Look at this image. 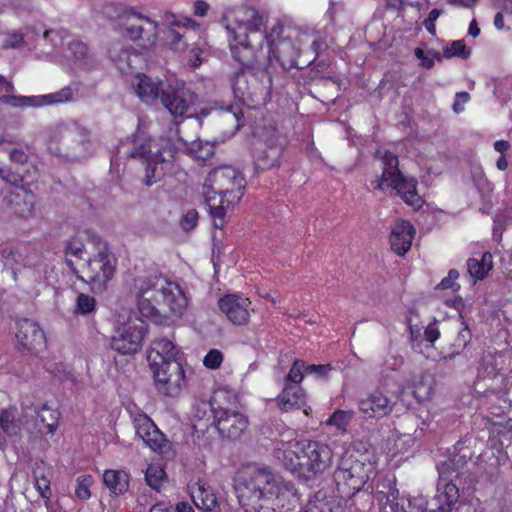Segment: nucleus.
I'll use <instances>...</instances> for the list:
<instances>
[{"instance_id": "obj_1", "label": "nucleus", "mask_w": 512, "mask_h": 512, "mask_svg": "<svg viewBox=\"0 0 512 512\" xmlns=\"http://www.w3.org/2000/svg\"><path fill=\"white\" fill-rule=\"evenodd\" d=\"M221 23L232 37V57L240 64L232 84L234 92L240 91L244 94L240 83L246 73L258 79L263 88L270 91L276 68L271 55H267L263 49L265 41L260 40V33L266 31L263 16L257 9L241 5L226 9Z\"/></svg>"}, {"instance_id": "obj_2", "label": "nucleus", "mask_w": 512, "mask_h": 512, "mask_svg": "<svg viewBox=\"0 0 512 512\" xmlns=\"http://www.w3.org/2000/svg\"><path fill=\"white\" fill-rule=\"evenodd\" d=\"M244 512H300L301 504L293 482L285 480L269 466L253 467L235 484Z\"/></svg>"}, {"instance_id": "obj_3", "label": "nucleus", "mask_w": 512, "mask_h": 512, "mask_svg": "<svg viewBox=\"0 0 512 512\" xmlns=\"http://www.w3.org/2000/svg\"><path fill=\"white\" fill-rule=\"evenodd\" d=\"M273 456L286 471L305 482L321 478L334 461L332 448L312 439H280L276 442Z\"/></svg>"}, {"instance_id": "obj_4", "label": "nucleus", "mask_w": 512, "mask_h": 512, "mask_svg": "<svg viewBox=\"0 0 512 512\" xmlns=\"http://www.w3.org/2000/svg\"><path fill=\"white\" fill-rule=\"evenodd\" d=\"M245 188V177L234 165H221L208 174L203 197L215 228H223L227 210L240 202Z\"/></svg>"}, {"instance_id": "obj_5", "label": "nucleus", "mask_w": 512, "mask_h": 512, "mask_svg": "<svg viewBox=\"0 0 512 512\" xmlns=\"http://www.w3.org/2000/svg\"><path fill=\"white\" fill-rule=\"evenodd\" d=\"M117 30L144 50H151L156 46L160 31L155 20L128 6L123 7L118 14Z\"/></svg>"}, {"instance_id": "obj_6", "label": "nucleus", "mask_w": 512, "mask_h": 512, "mask_svg": "<svg viewBox=\"0 0 512 512\" xmlns=\"http://www.w3.org/2000/svg\"><path fill=\"white\" fill-rule=\"evenodd\" d=\"M397 164L384 162L381 175L370 181L371 187L396 195L407 205L421 207L423 200L417 190L416 178L402 173Z\"/></svg>"}, {"instance_id": "obj_7", "label": "nucleus", "mask_w": 512, "mask_h": 512, "mask_svg": "<svg viewBox=\"0 0 512 512\" xmlns=\"http://www.w3.org/2000/svg\"><path fill=\"white\" fill-rule=\"evenodd\" d=\"M372 465L354 455L344 454L334 471V482L342 497H352L361 491L369 479Z\"/></svg>"}, {"instance_id": "obj_8", "label": "nucleus", "mask_w": 512, "mask_h": 512, "mask_svg": "<svg viewBox=\"0 0 512 512\" xmlns=\"http://www.w3.org/2000/svg\"><path fill=\"white\" fill-rule=\"evenodd\" d=\"M117 259L106 245L99 248L97 254L91 257L84 269L85 277H79L86 282L94 293H103L116 272Z\"/></svg>"}, {"instance_id": "obj_9", "label": "nucleus", "mask_w": 512, "mask_h": 512, "mask_svg": "<svg viewBox=\"0 0 512 512\" xmlns=\"http://www.w3.org/2000/svg\"><path fill=\"white\" fill-rule=\"evenodd\" d=\"M283 31L281 25L275 26L268 34L260 33V40L266 41V54L271 55L272 62L276 68L275 73L280 69L282 72L289 71L292 68H299L297 58L299 49L289 38H280Z\"/></svg>"}, {"instance_id": "obj_10", "label": "nucleus", "mask_w": 512, "mask_h": 512, "mask_svg": "<svg viewBox=\"0 0 512 512\" xmlns=\"http://www.w3.org/2000/svg\"><path fill=\"white\" fill-rule=\"evenodd\" d=\"M147 325L144 320L129 317L115 327L111 338V347L120 354H134L142 347Z\"/></svg>"}, {"instance_id": "obj_11", "label": "nucleus", "mask_w": 512, "mask_h": 512, "mask_svg": "<svg viewBox=\"0 0 512 512\" xmlns=\"http://www.w3.org/2000/svg\"><path fill=\"white\" fill-rule=\"evenodd\" d=\"M454 465L455 459H452L437 466L439 481L435 495L430 498V512H452L458 502L459 489L452 481H448L451 471L457 472Z\"/></svg>"}, {"instance_id": "obj_12", "label": "nucleus", "mask_w": 512, "mask_h": 512, "mask_svg": "<svg viewBox=\"0 0 512 512\" xmlns=\"http://www.w3.org/2000/svg\"><path fill=\"white\" fill-rule=\"evenodd\" d=\"M154 275H140L134 279L133 293L142 318L157 321L161 316V301L157 293Z\"/></svg>"}, {"instance_id": "obj_13", "label": "nucleus", "mask_w": 512, "mask_h": 512, "mask_svg": "<svg viewBox=\"0 0 512 512\" xmlns=\"http://www.w3.org/2000/svg\"><path fill=\"white\" fill-rule=\"evenodd\" d=\"M156 390L167 397H177L187 386L185 370L181 362H167L151 367Z\"/></svg>"}, {"instance_id": "obj_14", "label": "nucleus", "mask_w": 512, "mask_h": 512, "mask_svg": "<svg viewBox=\"0 0 512 512\" xmlns=\"http://www.w3.org/2000/svg\"><path fill=\"white\" fill-rule=\"evenodd\" d=\"M119 158H139L141 160H165L161 148L146 132L137 129L131 138L122 141L117 148Z\"/></svg>"}, {"instance_id": "obj_15", "label": "nucleus", "mask_w": 512, "mask_h": 512, "mask_svg": "<svg viewBox=\"0 0 512 512\" xmlns=\"http://www.w3.org/2000/svg\"><path fill=\"white\" fill-rule=\"evenodd\" d=\"M196 95L183 83L167 85L161 90L160 102L174 117H183L195 102Z\"/></svg>"}, {"instance_id": "obj_16", "label": "nucleus", "mask_w": 512, "mask_h": 512, "mask_svg": "<svg viewBox=\"0 0 512 512\" xmlns=\"http://www.w3.org/2000/svg\"><path fill=\"white\" fill-rule=\"evenodd\" d=\"M72 100L73 90L70 86H66L57 92L40 96L2 95L0 97V102L12 107H42L70 102Z\"/></svg>"}, {"instance_id": "obj_17", "label": "nucleus", "mask_w": 512, "mask_h": 512, "mask_svg": "<svg viewBox=\"0 0 512 512\" xmlns=\"http://www.w3.org/2000/svg\"><path fill=\"white\" fill-rule=\"evenodd\" d=\"M16 338L22 350L38 354L46 348V336L37 322L24 318L17 322Z\"/></svg>"}, {"instance_id": "obj_18", "label": "nucleus", "mask_w": 512, "mask_h": 512, "mask_svg": "<svg viewBox=\"0 0 512 512\" xmlns=\"http://www.w3.org/2000/svg\"><path fill=\"white\" fill-rule=\"evenodd\" d=\"M134 427L136 435L147 447L159 454L168 455L170 443L149 417L146 415L136 417Z\"/></svg>"}, {"instance_id": "obj_19", "label": "nucleus", "mask_w": 512, "mask_h": 512, "mask_svg": "<svg viewBox=\"0 0 512 512\" xmlns=\"http://www.w3.org/2000/svg\"><path fill=\"white\" fill-rule=\"evenodd\" d=\"M161 307L166 306L174 315H182L187 307V298L178 284L154 275Z\"/></svg>"}, {"instance_id": "obj_20", "label": "nucleus", "mask_w": 512, "mask_h": 512, "mask_svg": "<svg viewBox=\"0 0 512 512\" xmlns=\"http://www.w3.org/2000/svg\"><path fill=\"white\" fill-rule=\"evenodd\" d=\"M248 426V419L238 411L220 409L214 419L212 432L229 439H238Z\"/></svg>"}, {"instance_id": "obj_21", "label": "nucleus", "mask_w": 512, "mask_h": 512, "mask_svg": "<svg viewBox=\"0 0 512 512\" xmlns=\"http://www.w3.org/2000/svg\"><path fill=\"white\" fill-rule=\"evenodd\" d=\"M251 301L238 294H227L218 301L220 311L236 326L249 322Z\"/></svg>"}, {"instance_id": "obj_22", "label": "nucleus", "mask_w": 512, "mask_h": 512, "mask_svg": "<svg viewBox=\"0 0 512 512\" xmlns=\"http://www.w3.org/2000/svg\"><path fill=\"white\" fill-rule=\"evenodd\" d=\"M395 403L382 391L374 390L358 402L365 419H381L391 414Z\"/></svg>"}, {"instance_id": "obj_23", "label": "nucleus", "mask_w": 512, "mask_h": 512, "mask_svg": "<svg viewBox=\"0 0 512 512\" xmlns=\"http://www.w3.org/2000/svg\"><path fill=\"white\" fill-rule=\"evenodd\" d=\"M219 410H216L210 400L204 398H195L192 411L191 421L196 437L199 439L206 432L212 431L214 427V419Z\"/></svg>"}, {"instance_id": "obj_24", "label": "nucleus", "mask_w": 512, "mask_h": 512, "mask_svg": "<svg viewBox=\"0 0 512 512\" xmlns=\"http://www.w3.org/2000/svg\"><path fill=\"white\" fill-rule=\"evenodd\" d=\"M147 360L150 368L167 362H181L180 348L168 337L155 338L149 346Z\"/></svg>"}, {"instance_id": "obj_25", "label": "nucleus", "mask_w": 512, "mask_h": 512, "mask_svg": "<svg viewBox=\"0 0 512 512\" xmlns=\"http://www.w3.org/2000/svg\"><path fill=\"white\" fill-rule=\"evenodd\" d=\"M414 235L415 229L410 222L405 220L397 221L390 233L392 251L398 256L405 255L411 248Z\"/></svg>"}, {"instance_id": "obj_26", "label": "nucleus", "mask_w": 512, "mask_h": 512, "mask_svg": "<svg viewBox=\"0 0 512 512\" xmlns=\"http://www.w3.org/2000/svg\"><path fill=\"white\" fill-rule=\"evenodd\" d=\"M133 86L139 98L150 105L160 100L161 90L165 89L161 81H156L145 74H137Z\"/></svg>"}, {"instance_id": "obj_27", "label": "nucleus", "mask_w": 512, "mask_h": 512, "mask_svg": "<svg viewBox=\"0 0 512 512\" xmlns=\"http://www.w3.org/2000/svg\"><path fill=\"white\" fill-rule=\"evenodd\" d=\"M277 403L284 412L301 409L306 405V395L300 385L284 383L283 390L277 396Z\"/></svg>"}, {"instance_id": "obj_28", "label": "nucleus", "mask_w": 512, "mask_h": 512, "mask_svg": "<svg viewBox=\"0 0 512 512\" xmlns=\"http://www.w3.org/2000/svg\"><path fill=\"white\" fill-rule=\"evenodd\" d=\"M232 109V105L224 108L217 103L207 104L200 108L199 112L196 114V118L202 119L213 114L217 120L232 125L233 130L230 132V136H233L240 128V118Z\"/></svg>"}, {"instance_id": "obj_29", "label": "nucleus", "mask_w": 512, "mask_h": 512, "mask_svg": "<svg viewBox=\"0 0 512 512\" xmlns=\"http://www.w3.org/2000/svg\"><path fill=\"white\" fill-rule=\"evenodd\" d=\"M13 212L21 217L30 215L35 204V195L23 188H16L6 197Z\"/></svg>"}, {"instance_id": "obj_30", "label": "nucleus", "mask_w": 512, "mask_h": 512, "mask_svg": "<svg viewBox=\"0 0 512 512\" xmlns=\"http://www.w3.org/2000/svg\"><path fill=\"white\" fill-rule=\"evenodd\" d=\"M65 57L80 67H88L93 63V56L90 54L87 44L79 39H72L68 42Z\"/></svg>"}, {"instance_id": "obj_31", "label": "nucleus", "mask_w": 512, "mask_h": 512, "mask_svg": "<svg viewBox=\"0 0 512 512\" xmlns=\"http://www.w3.org/2000/svg\"><path fill=\"white\" fill-rule=\"evenodd\" d=\"M377 499L384 512H408L407 498L400 497L399 491L394 487H390L387 492L378 491Z\"/></svg>"}, {"instance_id": "obj_32", "label": "nucleus", "mask_w": 512, "mask_h": 512, "mask_svg": "<svg viewBox=\"0 0 512 512\" xmlns=\"http://www.w3.org/2000/svg\"><path fill=\"white\" fill-rule=\"evenodd\" d=\"M23 423L22 413L16 407H8L0 412V428L8 436L18 435Z\"/></svg>"}, {"instance_id": "obj_33", "label": "nucleus", "mask_w": 512, "mask_h": 512, "mask_svg": "<svg viewBox=\"0 0 512 512\" xmlns=\"http://www.w3.org/2000/svg\"><path fill=\"white\" fill-rule=\"evenodd\" d=\"M35 465L36 467L33 471L34 487L39 492L40 496L45 499V505L49 509L51 497L50 469L45 467L42 461Z\"/></svg>"}, {"instance_id": "obj_34", "label": "nucleus", "mask_w": 512, "mask_h": 512, "mask_svg": "<svg viewBox=\"0 0 512 512\" xmlns=\"http://www.w3.org/2000/svg\"><path fill=\"white\" fill-rule=\"evenodd\" d=\"M35 425L41 433L53 434L58 426V414L56 411L43 405L40 409L34 410Z\"/></svg>"}, {"instance_id": "obj_35", "label": "nucleus", "mask_w": 512, "mask_h": 512, "mask_svg": "<svg viewBox=\"0 0 512 512\" xmlns=\"http://www.w3.org/2000/svg\"><path fill=\"white\" fill-rule=\"evenodd\" d=\"M192 499L194 504L206 512L212 511L216 506L217 498L210 487L198 484L192 491Z\"/></svg>"}, {"instance_id": "obj_36", "label": "nucleus", "mask_w": 512, "mask_h": 512, "mask_svg": "<svg viewBox=\"0 0 512 512\" xmlns=\"http://www.w3.org/2000/svg\"><path fill=\"white\" fill-rule=\"evenodd\" d=\"M492 269V255L485 252L480 259L471 258L467 261V270L470 276L475 280H482Z\"/></svg>"}, {"instance_id": "obj_37", "label": "nucleus", "mask_w": 512, "mask_h": 512, "mask_svg": "<svg viewBox=\"0 0 512 512\" xmlns=\"http://www.w3.org/2000/svg\"><path fill=\"white\" fill-rule=\"evenodd\" d=\"M108 57L114 62L121 71L131 67L130 64V47H125L119 41H115L109 44L107 48Z\"/></svg>"}, {"instance_id": "obj_38", "label": "nucleus", "mask_w": 512, "mask_h": 512, "mask_svg": "<svg viewBox=\"0 0 512 512\" xmlns=\"http://www.w3.org/2000/svg\"><path fill=\"white\" fill-rule=\"evenodd\" d=\"M105 485L115 494H121L128 489V475L124 471L106 470L103 475Z\"/></svg>"}, {"instance_id": "obj_39", "label": "nucleus", "mask_w": 512, "mask_h": 512, "mask_svg": "<svg viewBox=\"0 0 512 512\" xmlns=\"http://www.w3.org/2000/svg\"><path fill=\"white\" fill-rule=\"evenodd\" d=\"M167 475L162 465L151 463L145 471V481L149 487L160 491L162 485L166 482Z\"/></svg>"}, {"instance_id": "obj_40", "label": "nucleus", "mask_w": 512, "mask_h": 512, "mask_svg": "<svg viewBox=\"0 0 512 512\" xmlns=\"http://www.w3.org/2000/svg\"><path fill=\"white\" fill-rule=\"evenodd\" d=\"M25 162H12L8 167L0 168V178L12 185H18L25 178Z\"/></svg>"}, {"instance_id": "obj_41", "label": "nucleus", "mask_w": 512, "mask_h": 512, "mask_svg": "<svg viewBox=\"0 0 512 512\" xmlns=\"http://www.w3.org/2000/svg\"><path fill=\"white\" fill-rule=\"evenodd\" d=\"M353 410H336L325 422L328 426H334L341 432H347L348 427L354 418Z\"/></svg>"}, {"instance_id": "obj_42", "label": "nucleus", "mask_w": 512, "mask_h": 512, "mask_svg": "<svg viewBox=\"0 0 512 512\" xmlns=\"http://www.w3.org/2000/svg\"><path fill=\"white\" fill-rule=\"evenodd\" d=\"M498 363L496 353L486 351L482 354L480 365L478 368V377L488 378L497 374Z\"/></svg>"}, {"instance_id": "obj_43", "label": "nucleus", "mask_w": 512, "mask_h": 512, "mask_svg": "<svg viewBox=\"0 0 512 512\" xmlns=\"http://www.w3.org/2000/svg\"><path fill=\"white\" fill-rule=\"evenodd\" d=\"M163 33V45L175 50L183 51L187 47L186 42L183 39V35L173 28H167L162 30Z\"/></svg>"}, {"instance_id": "obj_44", "label": "nucleus", "mask_w": 512, "mask_h": 512, "mask_svg": "<svg viewBox=\"0 0 512 512\" xmlns=\"http://www.w3.org/2000/svg\"><path fill=\"white\" fill-rule=\"evenodd\" d=\"M307 374V363L303 360L297 359L293 362L288 375L285 378V383L299 385Z\"/></svg>"}, {"instance_id": "obj_45", "label": "nucleus", "mask_w": 512, "mask_h": 512, "mask_svg": "<svg viewBox=\"0 0 512 512\" xmlns=\"http://www.w3.org/2000/svg\"><path fill=\"white\" fill-rule=\"evenodd\" d=\"M443 56L445 58L459 57L462 59H468L470 56V50L467 49L464 40H455L443 49Z\"/></svg>"}, {"instance_id": "obj_46", "label": "nucleus", "mask_w": 512, "mask_h": 512, "mask_svg": "<svg viewBox=\"0 0 512 512\" xmlns=\"http://www.w3.org/2000/svg\"><path fill=\"white\" fill-rule=\"evenodd\" d=\"M96 310V300L93 296L80 293L76 298L75 313L89 315Z\"/></svg>"}, {"instance_id": "obj_47", "label": "nucleus", "mask_w": 512, "mask_h": 512, "mask_svg": "<svg viewBox=\"0 0 512 512\" xmlns=\"http://www.w3.org/2000/svg\"><path fill=\"white\" fill-rule=\"evenodd\" d=\"M470 340H471V332L468 329V327L465 326L458 332V335L452 344V346L455 348L454 352H452L451 354H449L447 356H444V359L451 360L456 355L460 354V352L468 345Z\"/></svg>"}, {"instance_id": "obj_48", "label": "nucleus", "mask_w": 512, "mask_h": 512, "mask_svg": "<svg viewBox=\"0 0 512 512\" xmlns=\"http://www.w3.org/2000/svg\"><path fill=\"white\" fill-rule=\"evenodd\" d=\"M145 167L144 182L147 186L156 183L162 176V169L158 167L160 162H142Z\"/></svg>"}, {"instance_id": "obj_49", "label": "nucleus", "mask_w": 512, "mask_h": 512, "mask_svg": "<svg viewBox=\"0 0 512 512\" xmlns=\"http://www.w3.org/2000/svg\"><path fill=\"white\" fill-rule=\"evenodd\" d=\"M413 394L420 401L427 400L432 395L431 380L427 376H422L420 383L415 385Z\"/></svg>"}, {"instance_id": "obj_50", "label": "nucleus", "mask_w": 512, "mask_h": 512, "mask_svg": "<svg viewBox=\"0 0 512 512\" xmlns=\"http://www.w3.org/2000/svg\"><path fill=\"white\" fill-rule=\"evenodd\" d=\"M429 505L430 499H426L423 495L407 498L408 512H430Z\"/></svg>"}, {"instance_id": "obj_51", "label": "nucleus", "mask_w": 512, "mask_h": 512, "mask_svg": "<svg viewBox=\"0 0 512 512\" xmlns=\"http://www.w3.org/2000/svg\"><path fill=\"white\" fill-rule=\"evenodd\" d=\"M223 362V354L218 349H211L203 359V364L209 369H217Z\"/></svg>"}, {"instance_id": "obj_52", "label": "nucleus", "mask_w": 512, "mask_h": 512, "mask_svg": "<svg viewBox=\"0 0 512 512\" xmlns=\"http://www.w3.org/2000/svg\"><path fill=\"white\" fill-rule=\"evenodd\" d=\"M91 476H82L77 479V487L75 493L78 498L87 500L90 498L89 486L91 484Z\"/></svg>"}, {"instance_id": "obj_53", "label": "nucleus", "mask_w": 512, "mask_h": 512, "mask_svg": "<svg viewBox=\"0 0 512 512\" xmlns=\"http://www.w3.org/2000/svg\"><path fill=\"white\" fill-rule=\"evenodd\" d=\"M459 278V272L456 269H451L448 276L441 280L439 287L441 289H451L456 292L460 289V284L457 282Z\"/></svg>"}, {"instance_id": "obj_54", "label": "nucleus", "mask_w": 512, "mask_h": 512, "mask_svg": "<svg viewBox=\"0 0 512 512\" xmlns=\"http://www.w3.org/2000/svg\"><path fill=\"white\" fill-rule=\"evenodd\" d=\"M332 370L329 364H307V375H312L316 379H326Z\"/></svg>"}, {"instance_id": "obj_55", "label": "nucleus", "mask_w": 512, "mask_h": 512, "mask_svg": "<svg viewBox=\"0 0 512 512\" xmlns=\"http://www.w3.org/2000/svg\"><path fill=\"white\" fill-rule=\"evenodd\" d=\"M439 337H440V330L438 327V323L436 321L429 323L428 326L424 330V338H425V341L427 342L426 347L427 348L432 347L433 344L435 343V341L437 339H439Z\"/></svg>"}, {"instance_id": "obj_56", "label": "nucleus", "mask_w": 512, "mask_h": 512, "mask_svg": "<svg viewBox=\"0 0 512 512\" xmlns=\"http://www.w3.org/2000/svg\"><path fill=\"white\" fill-rule=\"evenodd\" d=\"M310 65H313L311 71H310V77L311 79H322L324 76L329 72L328 68L330 66V63L327 61H319L318 63H315V60L310 63Z\"/></svg>"}, {"instance_id": "obj_57", "label": "nucleus", "mask_w": 512, "mask_h": 512, "mask_svg": "<svg viewBox=\"0 0 512 512\" xmlns=\"http://www.w3.org/2000/svg\"><path fill=\"white\" fill-rule=\"evenodd\" d=\"M25 44L24 42V35L20 32L14 31L11 33H8L5 41H4V47L5 48H21Z\"/></svg>"}, {"instance_id": "obj_58", "label": "nucleus", "mask_w": 512, "mask_h": 512, "mask_svg": "<svg viewBox=\"0 0 512 512\" xmlns=\"http://www.w3.org/2000/svg\"><path fill=\"white\" fill-rule=\"evenodd\" d=\"M198 221V212L195 209L187 211L181 219V226L185 231L192 230Z\"/></svg>"}, {"instance_id": "obj_59", "label": "nucleus", "mask_w": 512, "mask_h": 512, "mask_svg": "<svg viewBox=\"0 0 512 512\" xmlns=\"http://www.w3.org/2000/svg\"><path fill=\"white\" fill-rule=\"evenodd\" d=\"M409 331L412 349L416 352L424 354V351L422 349L420 329L417 327H413L412 325H409Z\"/></svg>"}, {"instance_id": "obj_60", "label": "nucleus", "mask_w": 512, "mask_h": 512, "mask_svg": "<svg viewBox=\"0 0 512 512\" xmlns=\"http://www.w3.org/2000/svg\"><path fill=\"white\" fill-rule=\"evenodd\" d=\"M470 99V95L468 92L462 91L457 92L455 95V100L452 106V109L455 113H460L464 110V104L467 103Z\"/></svg>"}, {"instance_id": "obj_61", "label": "nucleus", "mask_w": 512, "mask_h": 512, "mask_svg": "<svg viewBox=\"0 0 512 512\" xmlns=\"http://www.w3.org/2000/svg\"><path fill=\"white\" fill-rule=\"evenodd\" d=\"M214 145L206 143L199 147V150L196 152L194 158L195 160H209L214 155Z\"/></svg>"}, {"instance_id": "obj_62", "label": "nucleus", "mask_w": 512, "mask_h": 512, "mask_svg": "<svg viewBox=\"0 0 512 512\" xmlns=\"http://www.w3.org/2000/svg\"><path fill=\"white\" fill-rule=\"evenodd\" d=\"M84 250V244L79 240H71L66 246V253L80 257Z\"/></svg>"}, {"instance_id": "obj_63", "label": "nucleus", "mask_w": 512, "mask_h": 512, "mask_svg": "<svg viewBox=\"0 0 512 512\" xmlns=\"http://www.w3.org/2000/svg\"><path fill=\"white\" fill-rule=\"evenodd\" d=\"M415 56L421 60V65L426 69H431L434 66V59L425 55V52L421 48H415Z\"/></svg>"}, {"instance_id": "obj_64", "label": "nucleus", "mask_w": 512, "mask_h": 512, "mask_svg": "<svg viewBox=\"0 0 512 512\" xmlns=\"http://www.w3.org/2000/svg\"><path fill=\"white\" fill-rule=\"evenodd\" d=\"M209 5L204 1H197L194 4V15L203 17L207 14Z\"/></svg>"}]
</instances>
